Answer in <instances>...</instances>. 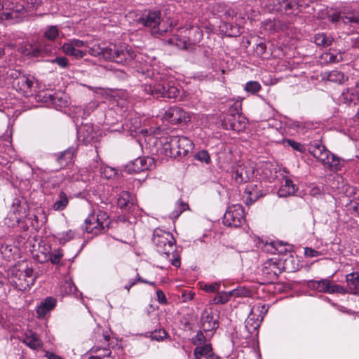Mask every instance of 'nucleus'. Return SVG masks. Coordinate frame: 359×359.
I'll return each instance as SVG.
<instances>
[{"instance_id":"69168bd1","label":"nucleus","mask_w":359,"mask_h":359,"mask_svg":"<svg viewBox=\"0 0 359 359\" xmlns=\"http://www.w3.org/2000/svg\"><path fill=\"white\" fill-rule=\"evenodd\" d=\"M51 62L56 63L61 68H66L69 65L68 60L65 57H56Z\"/></svg>"},{"instance_id":"f3484780","label":"nucleus","mask_w":359,"mask_h":359,"mask_svg":"<svg viewBox=\"0 0 359 359\" xmlns=\"http://www.w3.org/2000/svg\"><path fill=\"white\" fill-rule=\"evenodd\" d=\"M163 118L172 124L187 123L190 121L189 115L179 107H171L165 111Z\"/></svg>"},{"instance_id":"393cba45","label":"nucleus","mask_w":359,"mask_h":359,"mask_svg":"<svg viewBox=\"0 0 359 359\" xmlns=\"http://www.w3.org/2000/svg\"><path fill=\"white\" fill-rule=\"evenodd\" d=\"M75 154L76 149L74 147H69L64 151H62L55 155V159L60 167L63 168L72 162Z\"/></svg>"},{"instance_id":"774afa93","label":"nucleus","mask_w":359,"mask_h":359,"mask_svg":"<svg viewBox=\"0 0 359 359\" xmlns=\"http://www.w3.org/2000/svg\"><path fill=\"white\" fill-rule=\"evenodd\" d=\"M304 255L309 257H315L320 255L321 253L311 248L307 247L304 248Z\"/></svg>"},{"instance_id":"6e6552de","label":"nucleus","mask_w":359,"mask_h":359,"mask_svg":"<svg viewBox=\"0 0 359 359\" xmlns=\"http://www.w3.org/2000/svg\"><path fill=\"white\" fill-rule=\"evenodd\" d=\"M269 305L257 304L253 306L250 314L245 320V329L250 334H258V328L261 325L264 316L267 313Z\"/></svg>"},{"instance_id":"6ab92c4d","label":"nucleus","mask_w":359,"mask_h":359,"mask_svg":"<svg viewBox=\"0 0 359 359\" xmlns=\"http://www.w3.org/2000/svg\"><path fill=\"white\" fill-rule=\"evenodd\" d=\"M154 166V159L150 157H139L131 161L127 168L130 172H140Z\"/></svg>"},{"instance_id":"ddd939ff","label":"nucleus","mask_w":359,"mask_h":359,"mask_svg":"<svg viewBox=\"0 0 359 359\" xmlns=\"http://www.w3.org/2000/svg\"><path fill=\"white\" fill-rule=\"evenodd\" d=\"M34 281L35 277L32 268H26L22 271H19L12 280L15 287L20 290L29 289L34 285Z\"/></svg>"},{"instance_id":"0eeeda50","label":"nucleus","mask_w":359,"mask_h":359,"mask_svg":"<svg viewBox=\"0 0 359 359\" xmlns=\"http://www.w3.org/2000/svg\"><path fill=\"white\" fill-rule=\"evenodd\" d=\"M143 90L146 94L153 95L156 98H176L180 94V90L177 87L165 81H156L145 85L143 86Z\"/></svg>"},{"instance_id":"7c9ffc66","label":"nucleus","mask_w":359,"mask_h":359,"mask_svg":"<svg viewBox=\"0 0 359 359\" xmlns=\"http://www.w3.org/2000/svg\"><path fill=\"white\" fill-rule=\"evenodd\" d=\"M45 102L53 104L55 107H63L67 106V100L57 93H46L43 96Z\"/></svg>"},{"instance_id":"b1692460","label":"nucleus","mask_w":359,"mask_h":359,"mask_svg":"<svg viewBox=\"0 0 359 359\" xmlns=\"http://www.w3.org/2000/svg\"><path fill=\"white\" fill-rule=\"evenodd\" d=\"M22 342L33 350H37L43 346V342L38 334L31 330L25 332Z\"/></svg>"},{"instance_id":"f257e3e1","label":"nucleus","mask_w":359,"mask_h":359,"mask_svg":"<svg viewBox=\"0 0 359 359\" xmlns=\"http://www.w3.org/2000/svg\"><path fill=\"white\" fill-rule=\"evenodd\" d=\"M152 241L157 252L170 261L175 267H180V255L176 250L175 239L170 232L156 229L154 232Z\"/></svg>"},{"instance_id":"412c9836","label":"nucleus","mask_w":359,"mask_h":359,"mask_svg":"<svg viewBox=\"0 0 359 359\" xmlns=\"http://www.w3.org/2000/svg\"><path fill=\"white\" fill-rule=\"evenodd\" d=\"M201 325L204 332H210L215 331L218 327L219 323L211 311L205 310L201 314Z\"/></svg>"},{"instance_id":"a878e982","label":"nucleus","mask_w":359,"mask_h":359,"mask_svg":"<svg viewBox=\"0 0 359 359\" xmlns=\"http://www.w3.org/2000/svg\"><path fill=\"white\" fill-rule=\"evenodd\" d=\"M184 34L185 37H188L189 40L196 48V43L200 42L203 38V32L197 26H191L189 29H186L181 32Z\"/></svg>"},{"instance_id":"864d4df0","label":"nucleus","mask_w":359,"mask_h":359,"mask_svg":"<svg viewBox=\"0 0 359 359\" xmlns=\"http://www.w3.org/2000/svg\"><path fill=\"white\" fill-rule=\"evenodd\" d=\"M261 89V85L257 81H248L245 84V90L252 94L257 93Z\"/></svg>"},{"instance_id":"9d476101","label":"nucleus","mask_w":359,"mask_h":359,"mask_svg":"<svg viewBox=\"0 0 359 359\" xmlns=\"http://www.w3.org/2000/svg\"><path fill=\"white\" fill-rule=\"evenodd\" d=\"M245 222L244 211L240 204H234L229 206L223 217V223L225 226L238 227Z\"/></svg>"},{"instance_id":"79ce46f5","label":"nucleus","mask_w":359,"mask_h":359,"mask_svg":"<svg viewBox=\"0 0 359 359\" xmlns=\"http://www.w3.org/2000/svg\"><path fill=\"white\" fill-rule=\"evenodd\" d=\"M16 252L17 248L12 245L4 243L0 246V252L6 259L10 260Z\"/></svg>"},{"instance_id":"c756f323","label":"nucleus","mask_w":359,"mask_h":359,"mask_svg":"<svg viewBox=\"0 0 359 359\" xmlns=\"http://www.w3.org/2000/svg\"><path fill=\"white\" fill-rule=\"evenodd\" d=\"M297 188L293 182L290 179H285L278 191V195L279 197H287L294 194Z\"/></svg>"},{"instance_id":"c03bdc74","label":"nucleus","mask_w":359,"mask_h":359,"mask_svg":"<svg viewBox=\"0 0 359 359\" xmlns=\"http://www.w3.org/2000/svg\"><path fill=\"white\" fill-rule=\"evenodd\" d=\"M188 209L189 205L180 199L176 202L175 209L170 214V217L173 219H177L184 211Z\"/></svg>"},{"instance_id":"9b49d317","label":"nucleus","mask_w":359,"mask_h":359,"mask_svg":"<svg viewBox=\"0 0 359 359\" xmlns=\"http://www.w3.org/2000/svg\"><path fill=\"white\" fill-rule=\"evenodd\" d=\"M226 119L230 122V127L233 130L240 131L245 128V122L241 115V101L237 100L229 104Z\"/></svg>"},{"instance_id":"cd10ccee","label":"nucleus","mask_w":359,"mask_h":359,"mask_svg":"<svg viewBox=\"0 0 359 359\" xmlns=\"http://www.w3.org/2000/svg\"><path fill=\"white\" fill-rule=\"evenodd\" d=\"M170 43L177 46L178 48L182 50H188L190 52L194 51L196 49L194 45L191 44L188 37L180 38L178 36H175L169 41Z\"/></svg>"},{"instance_id":"5701e85b","label":"nucleus","mask_w":359,"mask_h":359,"mask_svg":"<svg viewBox=\"0 0 359 359\" xmlns=\"http://www.w3.org/2000/svg\"><path fill=\"white\" fill-rule=\"evenodd\" d=\"M194 356L195 359H201L202 357H205L207 359H219L218 356L214 355L210 344L196 346L194 350Z\"/></svg>"},{"instance_id":"58836bf2","label":"nucleus","mask_w":359,"mask_h":359,"mask_svg":"<svg viewBox=\"0 0 359 359\" xmlns=\"http://www.w3.org/2000/svg\"><path fill=\"white\" fill-rule=\"evenodd\" d=\"M281 4L282 9L280 13H285L287 15L293 14L299 7L296 0H282Z\"/></svg>"},{"instance_id":"72a5a7b5","label":"nucleus","mask_w":359,"mask_h":359,"mask_svg":"<svg viewBox=\"0 0 359 359\" xmlns=\"http://www.w3.org/2000/svg\"><path fill=\"white\" fill-rule=\"evenodd\" d=\"M69 203V198L64 191H60L56 196L52 208L55 211H62L66 208Z\"/></svg>"},{"instance_id":"e2e57ef3","label":"nucleus","mask_w":359,"mask_h":359,"mask_svg":"<svg viewBox=\"0 0 359 359\" xmlns=\"http://www.w3.org/2000/svg\"><path fill=\"white\" fill-rule=\"evenodd\" d=\"M271 244L275 250L273 253H276V252L278 254H283L287 250L285 248V245L283 244V243L281 241L273 242Z\"/></svg>"},{"instance_id":"f03ea898","label":"nucleus","mask_w":359,"mask_h":359,"mask_svg":"<svg viewBox=\"0 0 359 359\" xmlns=\"http://www.w3.org/2000/svg\"><path fill=\"white\" fill-rule=\"evenodd\" d=\"M193 149V142L184 136L169 137L162 147L164 154L170 158L187 156L192 151Z\"/></svg>"},{"instance_id":"09e8293b","label":"nucleus","mask_w":359,"mask_h":359,"mask_svg":"<svg viewBox=\"0 0 359 359\" xmlns=\"http://www.w3.org/2000/svg\"><path fill=\"white\" fill-rule=\"evenodd\" d=\"M100 174L105 179H111L116 175V172L114 168L104 165L102 167H100Z\"/></svg>"},{"instance_id":"bb28decb","label":"nucleus","mask_w":359,"mask_h":359,"mask_svg":"<svg viewBox=\"0 0 359 359\" xmlns=\"http://www.w3.org/2000/svg\"><path fill=\"white\" fill-rule=\"evenodd\" d=\"M56 305V299L53 297H46L37 307L36 313L39 318H43L53 310Z\"/></svg>"},{"instance_id":"1a4fd4ad","label":"nucleus","mask_w":359,"mask_h":359,"mask_svg":"<svg viewBox=\"0 0 359 359\" xmlns=\"http://www.w3.org/2000/svg\"><path fill=\"white\" fill-rule=\"evenodd\" d=\"M13 87L26 97L32 96L38 92L39 86L35 77L30 74H22L15 82Z\"/></svg>"},{"instance_id":"4468645a","label":"nucleus","mask_w":359,"mask_h":359,"mask_svg":"<svg viewBox=\"0 0 359 359\" xmlns=\"http://www.w3.org/2000/svg\"><path fill=\"white\" fill-rule=\"evenodd\" d=\"M86 47V43L79 39H72L62 45L63 52L69 56H72L76 59L83 57L87 51L82 50Z\"/></svg>"},{"instance_id":"338daca9","label":"nucleus","mask_w":359,"mask_h":359,"mask_svg":"<svg viewBox=\"0 0 359 359\" xmlns=\"http://www.w3.org/2000/svg\"><path fill=\"white\" fill-rule=\"evenodd\" d=\"M246 292H247V291L244 288H238V287L229 292L230 298L231 297L244 296V295H245Z\"/></svg>"},{"instance_id":"de8ad7c7","label":"nucleus","mask_w":359,"mask_h":359,"mask_svg":"<svg viewBox=\"0 0 359 359\" xmlns=\"http://www.w3.org/2000/svg\"><path fill=\"white\" fill-rule=\"evenodd\" d=\"M61 291L67 294H73L76 292V287L72 280H66L61 286Z\"/></svg>"},{"instance_id":"052dcab7","label":"nucleus","mask_w":359,"mask_h":359,"mask_svg":"<svg viewBox=\"0 0 359 359\" xmlns=\"http://www.w3.org/2000/svg\"><path fill=\"white\" fill-rule=\"evenodd\" d=\"M206 338L201 331H198L196 336L191 339V342L195 346L205 344Z\"/></svg>"},{"instance_id":"473e14b6","label":"nucleus","mask_w":359,"mask_h":359,"mask_svg":"<svg viewBox=\"0 0 359 359\" xmlns=\"http://www.w3.org/2000/svg\"><path fill=\"white\" fill-rule=\"evenodd\" d=\"M323 79L339 84L344 83L348 80V77L346 76L343 72L337 70L325 72L323 74Z\"/></svg>"},{"instance_id":"6e6d98bb","label":"nucleus","mask_w":359,"mask_h":359,"mask_svg":"<svg viewBox=\"0 0 359 359\" xmlns=\"http://www.w3.org/2000/svg\"><path fill=\"white\" fill-rule=\"evenodd\" d=\"M195 158L201 162L208 164L210 162V156L209 153L205 150H201L197 152L195 156Z\"/></svg>"},{"instance_id":"0e129e2a","label":"nucleus","mask_w":359,"mask_h":359,"mask_svg":"<svg viewBox=\"0 0 359 359\" xmlns=\"http://www.w3.org/2000/svg\"><path fill=\"white\" fill-rule=\"evenodd\" d=\"M220 283H212L211 284H205L202 288L207 292H217L219 289Z\"/></svg>"},{"instance_id":"49530a36","label":"nucleus","mask_w":359,"mask_h":359,"mask_svg":"<svg viewBox=\"0 0 359 359\" xmlns=\"http://www.w3.org/2000/svg\"><path fill=\"white\" fill-rule=\"evenodd\" d=\"M230 300V295L229 292H218L212 299V303L215 304H224Z\"/></svg>"},{"instance_id":"603ef678","label":"nucleus","mask_w":359,"mask_h":359,"mask_svg":"<svg viewBox=\"0 0 359 359\" xmlns=\"http://www.w3.org/2000/svg\"><path fill=\"white\" fill-rule=\"evenodd\" d=\"M104 50L105 46L102 47L99 44H93L91 47L89 48L88 53L93 56H102L104 58Z\"/></svg>"},{"instance_id":"5fc2aeb1","label":"nucleus","mask_w":359,"mask_h":359,"mask_svg":"<svg viewBox=\"0 0 359 359\" xmlns=\"http://www.w3.org/2000/svg\"><path fill=\"white\" fill-rule=\"evenodd\" d=\"M167 336L168 333L163 329L156 330L150 334L151 339L156 341H162L163 339L166 338Z\"/></svg>"},{"instance_id":"20e7f679","label":"nucleus","mask_w":359,"mask_h":359,"mask_svg":"<svg viewBox=\"0 0 359 359\" xmlns=\"http://www.w3.org/2000/svg\"><path fill=\"white\" fill-rule=\"evenodd\" d=\"M59 30L56 26H48L43 32V38L39 39L34 45H30V50L27 54L33 56H42L52 50L51 43L57 37Z\"/></svg>"},{"instance_id":"3c124183","label":"nucleus","mask_w":359,"mask_h":359,"mask_svg":"<svg viewBox=\"0 0 359 359\" xmlns=\"http://www.w3.org/2000/svg\"><path fill=\"white\" fill-rule=\"evenodd\" d=\"M280 25V21L276 20H267L264 22V29L270 32H277Z\"/></svg>"},{"instance_id":"7ed1b4c3","label":"nucleus","mask_w":359,"mask_h":359,"mask_svg":"<svg viewBox=\"0 0 359 359\" xmlns=\"http://www.w3.org/2000/svg\"><path fill=\"white\" fill-rule=\"evenodd\" d=\"M137 22L149 28L154 36H162L168 32V27L163 22L159 10H145L137 18Z\"/></svg>"},{"instance_id":"c9c22d12","label":"nucleus","mask_w":359,"mask_h":359,"mask_svg":"<svg viewBox=\"0 0 359 359\" xmlns=\"http://www.w3.org/2000/svg\"><path fill=\"white\" fill-rule=\"evenodd\" d=\"M117 204L122 209L130 208L133 204V196L127 191H121L117 199Z\"/></svg>"},{"instance_id":"37998d69","label":"nucleus","mask_w":359,"mask_h":359,"mask_svg":"<svg viewBox=\"0 0 359 359\" xmlns=\"http://www.w3.org/2000/svg\"><path fill=\"white\" fill-rule=\"evenodd\" d=\"M343 23L349 25L353 28L359 26V14L357 13H348L343 17Z\"/></svg>"},{"instance_id":"8fccbe9b","label":"nucleus","mask_w":359,"mask_h":359,"mask_svg":"<svg viewBox=\"0 0 359 359\" xmlns=\"http://www.w3.org/2000/svg\"><path fill=\"white\" fill-rule=\"evenodd\" d=\"M74 237V232L72 230H68L67 231H64L60 233L57 236V238L60 243L64 244L70 240H72Z\"/></svg>"},{"instance_id":"a19ab883","label":"nucleus","mask_w":359,"mask_h":359,"mask_svg":"<svg viewBox=\"0 0 359 359\" xmlns=\"http://www.w3.org/2000/svg\"><path fill=\"white\" fill-rule=\"evenodd\" d=\"M282 0H263L262 5L269 12L276 13L281 11Z\"/></svg>"},{"instance_id":"423d86ee","label":"nucleus","mask_w":359,"mask_h":359,"mask_svg":"<svg viewBox=\"0 0 359 359\" xmlns=\"http://www.w3.org/2000/svg\"><path fill=\"white\" fill-rule=\"evenodd\" d=\"M109 224L110 220L107 213L98 210L88 216L85 219L83 228L86 232L95 236L104 232Z\"/></svg>"},{"instance_id":"4c0bfd02","label":"nucleus","mask_w":359,"mask_h":359,"mask_svg":"<svg viewBox=\"0 0 359 359\" xmlns=\"http://www.w3.org/2000/svg\"><path fill=\"white\" fill-rule=\"evenodd\" d=\"M326 149L327 148L318 141L311 142L308 147L309 153L316 160L318 159L320 155L323 154V153L325 152Z\"/></svg>"},{"instance_id":"c85d7f7f","label":"nucleus","mask_w":359,"mask_h":359,"mask_svg":"<svg viewBox=\"0 0 359 359\" xmlns=\"http://www.w3.org/2000/svg\"><path fill=\"white\" fill-rule=\"evenodd\" d=\"M346 281L351 294H358L359 292V273L352 272L346 276Z\"/></svg>"},{"instance_id":"4d7b16f0","label":"nucleus","mask_w":359,"mask_h":359,"mask_svg":"<svg viewBox=\"0 0 359 359\" xmlns=\"http://www.w3.org/2000/svg\"><path fill=\"white\" fill-rule=\"evenodd\" d=\"M63 257L62 250L61 249H57L52 252L47 260H50L52 264H56L60 262V259Z\"/></svg>"},{"instance_id":"e433bc0d","label":"nucleus","mask_w":359,"mask_h":359,"mask_svg":"<svg viewBox=\"0 0 359 359\" xmlns=\"http://www.w3.org/2000/svg\"><path fill=\"white\" fill-rule=\"evenodd\" d=\"M340 100L346 104H355L358 100V95L354 89H347L344 91L341 96Z\"/></svg>"},{"instance_id":"13d9d810","label":"nucleus","mask_w":359,"mask_h":359,"mask_svg":"<svg viewBox=\"0 0 359 359\" xmlns=\"http://www.w3.org/2000/svg\"><path fill=\"white\" fill-rule=\"evenodd\" d=\"M20 1L24 4H22V6H24L25 8L26 6L28 8H36L40 5V4L41 2V0H20ZM17 4H19L18 3H17ZM20 4L22 5V4ZM25 12V9L20 13H18V15L20 13H24Z\"/></svg>"},{"instance_id":"f704fd0d","label":"nucleus","mask_w":359,"mask_h":359,"mask_svg":"<svg viewBox=\"0 0 359 359\" xmlns=\"http://www.w3.org/2000/svg\"><path fill=\"white\" fill-rule=\"evenodd\" d=\"M111 353V351L107 347H99L95 346L90 350V355L88 359H102L106 357L109 358Z\"/></svg>"},{"instance_id":"a18cd8bd","label":"nucleus","mask_w":359,"mask_h":359,"mask_svg":"<svg viewBox=\"0 0 359 359\" xmlns=\"http://www.w3.org/2000/svg\"><path fill=\"white\" fill-rule=\"evenodd\" d=\"M22 73L15 69L8 68L5 72L6 79L8 81V82L13 84V82H15L18 79L20 76H22Z\"/></svg>"},{"instance_id":"4be33fe9","label":"nucleus","mask_w":359,"mask_h":359,"mask_svg":"<svg viewBox=\"0 0 359 359\" xmlns=\"http://www.w3.org/2000/svg\"><path fill=\"white\" fill-rule=\"evenodd\" d=\"M343 51L330 49L320 55V62L324 65L338 63L343 60Z\"/></svg>"},{"instance_id":"dca6fc26","label":"nucleus","mask_w":359,"mask_h":359,"mask_svg":"<svg viewBox=\"0 0 359 359\" xmlns=\"http://www.w3.org/2000/svg\"><path fill=\"white\" fill-rule=\"evenodd\" d=\"M282 272L280 263H277L273 259H269L264 263L262 269V276L266 283H273L279 274Z\"/></svg>"},{"instance_id":"2f4dec72","label":"nucleus","mask_w":359,"mask_h":359,"mask_svg":"<svg viewBox=\"0 0 359 359\" xmlns=\"http://www.w3.org/2000/svg\"><path fill=\"white\" fill-rule=\"evenodd\" d=\"M334 41V38L330 34L326 33H318L313 36V42L316 46L322 48H327L330 46Z\"/></svg>"},{"instance_id":"680f3d73","label":"nucleus","mask_w":359,"mask_h":359,"mask_svg":"<svg viewBox=\"0 0 359 359\" xmlns=\"http://www.w3.org/2000/svg\"><path fill=\"white\" fill-rule=\"evenodd\" d=\"M104 165L101 162L98 156H96V158L93 159V161L89 165L90 170L93 172H99L100 171V167H102Z\"/></svg>"},{"instance_id":"f8f14e48","label":"nucleus","mask_w":359,"mask_h":359,"mask_svg":"<svg viewBox=\"0 0 359 359\" xmlns=\"http://www.w3.org/2000/svg\"><path fill=\"white\" fill-rule=\"evenodd\" d=\"M309 287L323 293L345 294L348 292L347 290L344 287L337 284H333L328 278L320 280H310L309 282Z\"/></svg>"},{"instance_id":"ea45409f","label":"nucleus","mask_w":359,"mask_h":359,"mask_svg":"<svg viewBox=\"0 0 359 359\" xmlns=\"http://www.w3.org/2000/svg\"><path fill=\"white\" fill-rule=\"evenodd\" d=\"M78 134L80 137H83V141L86 143L90 142L94 137L93 134V128L90 126L80 127L77 129Z\"/></svg>"},{"instance_id":"aec40b11","label":"nucleus","mask_w":359,"mask_h":359,"mask_svg":"<svg viewBox=\"0 0 359 359\" xmlns=\"http://www.w3.org/2000/svg\"><path fill=\"white\" fill-rule=\"evenodd\" d=\"M318 161L330 171H337L341 167L340 159L332 154L328 149H326L325 151L320 155Z\"/></svg>"},{"instance_id":"39448f33","label":"nucleus","mask_w":359,"mask_h":359,"mask_svg":"<svg viewBox=\"0 0 359 359\" xmlns=\"http://www.w3.org/2000/svg\"><path fill=\"white\" fill-rule=\"evenodd\" d=\"M135 52L123 44L110 43L105 46L104 59L118 64H126L133 60Z\"/></svg>"},{"instance_id":"bf43d9fd","label":"nucleus","mask_w":359,"mask_h":359,"mask_svg":"<svg viewBox=\"0 0 359 359\" xmlns=\"http://www.w3.org/2000/svg\"><path fill=\"white\" fill-rule=\"evenodd\" d=\"M285 142L295 151H297L300 153H304L306 151L305 146L299 142H295L292 140H286Z\"/></svg>"},{"instance_id":"a211bd4d","label":"nucleus","mask_w":359,"mask_h":359,"mask_svg":"<svg viewBox=\"0 0 359 359\" xmlns=\"http://www.w3.org/2000/svg\"><path fill=\"white\" fill-rule=\"evenodd\" d=\"M25 10L24 6L15 4L14 0H0V11H3V15L6 19L18 18V13Z\"/></svg>"},{"instance_id":"2eb2a0df","label":"nucleus","mask_w":359,"mask_h":359,"mask_svg":"<svg viewBox=\"0 0 359 359\" xmlns=\"http://www.w3.org/2000/svg\"><path fill=\"white\" fill-rule=\"evenodd\" d=\"M232 177L238 184L248 182L254 176V167L250 164H238L232 166Z\"/></svg>"}]
</instances>
